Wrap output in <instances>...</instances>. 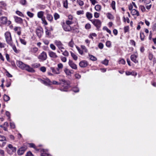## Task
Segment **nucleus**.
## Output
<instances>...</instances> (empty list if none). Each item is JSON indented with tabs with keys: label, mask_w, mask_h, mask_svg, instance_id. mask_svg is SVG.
<instances>
[{
	"label": "nucleus",
	"mask_w": 156,
	"mask_h": 156,
	"mask_svg": "<svg viewBox=\"0 0 156 156\" xmlns=\"http://www.w3.org/2000/svg\"><path fill=\"white\" fill-rule=\"evenodd\" d=\"M8 149H7V152L10 155L13 154L16 150V147H13L11 144H9L8 145Z\"/></svg>",
	"instance_id": "nucleus-4"
},
{
	"label": "nucleus",
	"mask_w": 156,
	"mask_h": 156,
	"mask_svg": "<svg viewBox=\"0 0 156 156\" xmlns=\"http://www.w3.org/2000/svg\"><path fill=\"white\" fill-rule=\"evenodd\" d=\"M20 40L22 44H23L24 45H26V44L27 42L24 39L20 38Z\"/></svg>",
	"instance_id": "nucleus-35"
},
{
	"label": "nucleus",
	"mask_w": 156,
	"mask_h": 156,
	"mask_svg": "<svg viewBox=\"0 0 156 156\" xmlns=\"http://www.w3.org/2000/svg\"><path fill=\"white\" fill-rule=\"evenodd\" d=\"M21 30V27H15L14 28V30L15 31L17 32Z\"/></svg>",
	"instance_id": "nucleus-57"
},
{
	"label": "nucleus",
	"mask_w": 156,
	"mask_h": 156,
	"mask_svg": "<svg viewBox=\"0 0 156 156\" xmlns=\"http://www.w3.org/2000/svg\"><path fill=\"white\" fill-rule=\"evenodd\" d=\"M73 23V22L71 20H67L66 21V24L69 25L72 24Z\"/></svg>",
	"instance_id": "nucleus-44"
},
{
	"label": "nucleus",
	"mask_w": 156,
	"mask_h": 156,
	"mask_svg": "<svg viewBox=\"0 0 156 156\" xmlns=\"http://www.w3.org/2000/svg\"><path fill=\"white\" fill-rule=\"evenodd\" d=\"M92 23L98 29H99L101 26V22L98 19H94L91 20Z\"/></svg>",
	"instance_id": "nucleus-6"
},
{
	"label": "nucleus",
	"mask_w": 156,
	"mask_h": 156,
	"mask_svg": "<svg viewBox=\"0 0 156 156\" xmlns=\"http://www.w3.org/2000/svg\"><path fill=\"white\" fill-rule=\"evenodd\" d=\"M26 156H33V155L31 152L29 151L27 153Z\"/></svg>",
	"instance_id": "nucleus-64"
},
{
	"label": "nucleus",
	"mask_w": 156,
	"mask_h": 156,
	"mask_svg": "<svg viewBox=\"0 0 156 156\" xmlns=\"http://www.w3.org/2000/svg\"><path fill=\"white\" fill-rule=\"evenodd\" d=\"M97 34L95 33H91L89 36V37L90 38L92 39H93V37H96L97 36Z\"/></svg>",
	"instance_id": "nucleus-34"
},
{
	"label": "nucleus",
	"mask_w": 156,
	"mask_h": 156,
	"mask_svg": "<svg viewBox=\"0 0 156 156\" xmlns=\"http://www.w3.org/2000/svg\"><path fill=\"white\" fill-rule=\"evenodd\" d=\"M94 17L96 18H98L99 16V14L97 12H95L94 13Z\"/></svg>",
	"instance_id": "nucleus-62"
},
{
	"label": "nucleus",
	"mask_w": 156,
	"mask_h": 156,
	"mask_svg": "<svg viewBox=\"0 0 156 156\" xmlns=\"http://www.w3.org/2000/svg\"><path fill=\"white\" fill-rule=\"evenodd\" d=\"M50 47L53 50H55L56 49L55 46L52 44H50Z\"/></svg>",
	"instance_id": "nucleus-49"
},
{
	"label": "nucleus",
	"mask_w": 156,
	"mask_h": 156,
	"mask_svg": "<svg viewBox=\"0 0 156 156\" xmlns=\"http://www.w3.org/2000/svg\"><path fill=\"white\" fill-rule=\"evenodd\" d=\"M27 14L29 17L31 18L33 17L34 16V14L33 13L29 11H28L27 12Z\"/></svg>",
	"instance_id": "nucleus-38"
},
{
	"label": "nucleus",
	"mask_w": 156,
	"mask_h": 156,
	"mask_svg": "<svg viewBox=\"0 0 156 156\" xmlns=\"http://www.w3.org/2000/svg\"><path fill=\"white\" fill-rule=\"evenodd\" d=\"M77 14L78 15L83 14L84 13L83 11V10L78 11L76 12Z\"/></svg>",
	"instance_id": "nucleus-58"
},
{
	"label": "nucleus",
	"mask_w": 156,
	"mask_h": 156,
	"mask_svg": "<svg viewBox=\"0 0 156 156\" xmlns=\"http://www.w3.org/2000/svg\"><path fill=\"white\" fill-rule=\"evenodd\" d=\"M62 52V54L65 56H67L69 55L68 52L66 50H65L64 51H63Z\"/></svg>",
	"instance_id": "nucleus-46"
},
{
	"label": "nucleus",
	"mask_w": 156,
	"mask_h": 156,
	"mask_svg": "<svg viewBox=\"0 0 156 156\" xmlns=\"http://www.w3.org/2000/svg\"><path fill=\"white\" fill-rule=\"evenodd\" d=\"M61 59L62 61L64 62H66L67 60L66 58L65 57L61 56Z\"/></svg>",
	"instance_id": "nucleus-47"
},
{
	"label": "nucleus",
	"mask_w": 156,
	"mask_h": 156,
	"mask_svg": "<svg viewBox=\"0 0 156 156\" xmlns=\"http://www.w3.org/2000/svg\"><path fill=\"white\" fill-rule=\"evenodd\" d=\"M74 43L73 41V39H72L71 41L69 43L68 45L71 47L73 48L74 45Z\"/></svg>",
	"instance_id": "nucleus-27"
},
{
	"label": "nucleus",
	"mask_w": 156,
	"mask_h": 156,
	"mask_svg": "<svg viewBox=\"0 0 156 156\" xmlns=\"http://www.w3.org/2000/svg\"><path fill=\"white\" fill-rule=\"evenodd\" d=\"M38 48L36 47L32 48L30 49V51L34 53H36L38 51Z\"/></svg>",
	"instance_id": "nucleus-25"
},
{
	"label": "nucleus",
	"mask_w": 156,
	"mask_h": 156,
	"mask_svg": "<svg viewBox=\"0 0 156 156\" xmlns=\"http://www.w3.org/2000/svg\"><path fill=\"white\" fill-rule=\"evenodd\" d=\"M61 24L64 30L66 31H70L73 30L70 26L66 24L64 22L61 23Z\"/></svg>",
	"instance_id": "nucleus-7"
},
{
	"label": "nucleus",
	"mask_w": 156,
	"mask_h": 156,
	"mask_svg": "<svg viewBox=\"0 0 156 156\" xmlns=\"http://www.w3.org/2000/svg\"><path fill=\"white\" fill-rule=\"evenodd\" d=\"M40 81L43 83L45 85H48L50 84L51 82L48 79H46L44 80H42L41 79H40Z\"/></svg>",
	"instance_id": "nucleus-12"
},
{
	"label": "nucleus",
	"mask_w": 156,
	"mask_h": 156,
	"mask_svg": "<svg viewBox=\"0 0 156 156\" xmlns=\"http://www.w3.org/2000/svg\"><path fill=\"white\" fill-rule=\"evenodd\" d=\"M93 5H94L95 4L97 3L98 2L95 0H90Z\"/></svg>",
	"instance_id": "nucleus-63"
},
{
	"label": "nucleus",
	"mask_w": 156,
	"mask_h": 156,
	"mask_svg": "<svg viewBox=\"0 0 156 156\" xmlns=\"http://www.w3.org/2000/svg\"><path fill=\"white\" fill-rule=\"evenodd\" d=\"M62 83H61V85L63 87V88H62L61 90L62 91H67V89L69 87V82L64 80H62Z\"/></svg>",
	"instance_id": "nucleus-3"
},
{
	"label": "nucleus",
	"mask_w": 156,
	"mask_h": 156,
	"mask_svg": "<svg viewBox=\"0 0 156 156\" xmlns=\"http://www.w3.org/2000/svg\"><path fill=\"white\" fill-rule=\"evenodd\" d=\"M88 65L87 62L86 61H83L79 63V66L81 67H85Z\"/></svg>",
	"instance_id": "nucleus-14"
},
{
	"label": "nucleus",
	"mask_w": 156,
	"mask_h": 156,
	"mask_svg": "<svg viewBox=\"0 0 156 156\" xmlns=\"http://www.w3.org/2000/svg\"><path fill=\"white\" fill-rule=\"evenodd\" d=\"M131 13L133 15H136L137 16H139V13L138 11L135 9H133L131 11Z\"/></svg>",
	"instance_id": "nucleus-18"
},
{
	"label": "nucleus",
	"mask_w": 156,
	"mask_h": 156,
	"mask_svg": "<svg viewBox=\"0 0 156 156\" xmlns=\"http://www.w3.org/2000/svg\"><path fill=\"white\" fill-rule=\"evenodd\" d=\"M49 55L51 57L54 58H56L58 57L56 54L52 51H49Z\"/></svg>",
	"instance_id": "nucleus-15"
},
{
	"label": "nucleus",
	"mask_w": 156,
	"mask_h": 156,
	"mask_svg": "<svg viewBox=\"0 0 156 156\" xmlns=\"http://www.w3.org/2000/svg\"><path fill=\"white\" fill-rule=\"evenodd\" d=\"M124 32L125 33L129 31V26H126L124 27Z\"/></svg>",
	"instance_id": "nucleus-56"
},
{
	"label": "nucleus",
	"mask_w": 156,
	"mask_h": 156,
	"mask_svg": "<svg viewBox=\"0 0 156 156\" xmlns=\"http://www.w3.org/2000/svg\"><path fill=\"white\" fill-rule=\"evenodd\" d=\"M16 13L19 16L23 17V13L17 11L16 12Z\"/></svg>",
	"instance_id": "nucleus-48"
},
{
	"label": "nucleus",
	"mask_w": 156,
	"mask_h": 156,
	"mask_svg": "<svg viewBox=\"0 0 156 156\" xmlns=\"http://www.w3.org/2000/svg\"><path fill=\"white\" fill-rule=\"evenodd\" d=\"M108 60H107L106 59H105L104 61H102L101 62V63L103 64H104L106 66L107 65H108Z\"/></svg>",
	"instance_id": "nucleus-40"
},
{
	"label": "nucleus",
	"mask_w": 156,
	"mask_h": 156,
	"mask_svg": "<svg viewBox=\"0 0 156 156\" xmlns=\"http://www.w3.org/2000/svg\"><path fill=\"white\" fill-rule=\"evenodd\" d=\"M4 100L5 101H8L10 99V97L6 94H4L3 96Z\"/></svg>",
	"instance_id": "nucleus-24"
},
{
	"label": "nucleus",
	"mask_w": 156,
	"mask_h": 156,
	"mask_svg": "<svg viewBox=\"0 0 156 156\" xmlns=\"http://www.w3.org/2000/svg\"><path fill=\"white\" fill-rule=\"evenodd\" d=\"M98 46L99 48L102 49L103 48L104 45L102 43H100L99 44Z\"/></svg>",
	"instance_id": "nucleus-60"
},
{
	"label": "nucleus",
	"mask_w": 156,
	"mask_h": 156,
	"mask_svg": "<svg viewBox=\"0 0 156 156\" xmlns=\"http://www.w3.org/2000/svg\"><path fill=\"white\" fill-rule=\"evenodd\" d=\"M86 15L87 18L89 20L91 19L92 18V14L90 12H87Z\"/></svg>",
	"instance_id": "nucleus-22"
},
{
	"label": "nucleus",
	"mask_w": 156,
	"mask_h": 156,
	"mask_svg": "<svg viewBox=\"0 0 156 156\" xmlns=\"http://www.w3.org/2000/svg\"><path fill=\"white\" fill-rule=\"evenodd\" d=\"M101 6L99 5H97L95 6V9L98 11H100L101 9Z\"/></svg>",
	"instance_id": "nucleus-29"
},
{
	"label": "nucleus",
	"mask_w": 156,
	"mask_h": 156,
	"mask_svg": "<svg viewBox=\"0 0 156 156\" xmlns=\"http://www.w3.org/2000/svg\"><path fill=\"white\" fill-rule=\"evenodd\" d=\"M50 69L52 70V72L55 74H58L60 73V72L58 71L57 69H55L54 68L51 67L50 68Z\"/></svg>",
	"instance_id": "nucleus-19"
},
{
	"label": "nucleus",
	"mask_w": 156,
	"mask_h": 156,
	"mask_svg": "<svg viewBox=\"0 0 156 156\" xmlns=\"http://www.w3.org/2000/svg\"><path fill=\"white\" fill-rule=\"evenodd\" d=\"M63 6L66 8H68V1L67 0H66L63 1Z\"/></svg>",
	"instance_id": "nucleus-33"
},
{
	"label": "nucleus",
	"mask_w": 156,
	"mask_h": 156,
	"mask_svg": "<svg viewBox=\"0 0 156 156\" xmlns=\"http://www.w3.org/2000/svg\"><path fill=\"white\" fill-rule=\"evenodd\" d=\"M85 27L87 30L90 29L91 28V25L90 24L87 23L85 25Z\"/></svg>",
	"instance_id": "nucleus-37"
},
{
	"label": "nucleus",
	"mask_w": 156,
	"mask_h": 156,
	"mask_svg": "<svg viewBox=\"0 0 156 156\" xmlns=\"http://www.w3.org/2000/svg\"><path fill=\"white\" fill-rule=\"evenodd\" d=\"M139 9L143 12H144L145 10V8L144 6L143 5H140L139 6Z\"/></svg>",
	"instance_id": "nucleus-42"
},
{
	"label": "nucleus",
	"mask_w": 156,
	"mask_h": 156,
	"mask_svg": "<svg viewBox=\"0 0 156 156\" xmlns=\"http://www.w3.org/2000/svg\"><path fill=\"white\" fill-rule=\"evenodd\" d=\"M26 0H20V3L23 5H25L26 3Z\"/></svg>",
	"instance_id": "nucleus-53"
},
{
	"label": "nucleus",
	"mask_w": 156,
	"mask_h": 156,
	"mask_svg": "<svg viewBox=\"0 0 156 156\" xmlns=\"http://www.w3.org/2000/svg\"><path fill=\"white\" fill-rule=\"evenodd\" d=\"M41 20L42 21V23L44 24V25H48V23L44 17L42 18Z\"/></svg>",
	"instance_id": "nucleus-39"
},
{
	"label": "nucleus",
	"mask_w": 156,
	"mask_h": 156,
	"mask_svg": "<svg viewBox=\"0 0 156 156\" xmlns=\"http://www.w3.org/2000/svg\"><path fill=\"white\" fill-rule=\"evenodd\" d=\"M44 12L43 11H40L37 13V17L40 18H43V16L44 15Z\"/></svg>",
	"instance_id": "nucleus-21"
},
{
	"label": "nucleus",
	"mask_w": 156,
	"mask_h": 156,
	"mask_svg": "<svg viewBox=\"0 0 156 156\" xmlns=\"http://www.w3.org/2000/svg\"><path fill=\"white\" fill-rule=\"evenodd\" d=\"M6 137L5 136L0 135V141H6Z\"/></svg>",
	"instance_id": "nucleus-28"
},
{
	"label": "nucleus",
	"mask_w": 156,
	"mask_h": 156,
	"mask_svg": "<svg viewBox=\"0 0 156 156\" xmlns=\"http://www.w3.org/2000/svg\"><path fill=\"white\" fill-rule=\"evenodd\" d=\"M47 58L46 52L43 51L38 56V58L42 61L45 60Z\"/></svg>",
	"instance_id": "nucleus-8"
},
{
	"label": "nucleus",
	"mask_w": 156,
	"mask_h": 156,
	"mask_svg": "<svg viewBox=\"0 0 156 156\" xmlns=\"http://www.w3.org/2000/svg\"><path fill=\"white\" fill-rule=\"evenodd\" d=\"M106 45L107 47H110L111 45V42L109 41H107L106 43Z\"/></svg>",
	"instance_id": "nucleus-50"
},
{
	"label": "nucleus",
	"mask_w": 156,
	"mask_h": 156,
	"mask_svg": "<svg viewBox=\"0 0 156 156\" xmlns=\"http://www.w3.org/2000/svg\"><path fill=\"white\" fill-rule=\"evenodd\" d=\"M54 18L55 20H56L60 17L59 15L57 13H55L54 15Z\"/></svg>",
	"instance_id": "nucleus-32"
},
{
	"label": "nucleus",
	"mask_w": 156,
	"mask_h": 156,
	"mask_svg": "<svg viewBox=\"0 0 156 156\" xmlns=\"http://www.w3.org/2000/svg\"><path fill=\"white\" fill-rule=\"evenodd\" d=\"M119 63L120 64H124L125 63V61L123 59H121L119 61Z\"/></svg>",
	"instance_id": "nucleus-59"
},
{
	"label": "nucleus",
	"mask_w": 156,
	"mask_h": 156,
	"mask_svg": "<svg viewBox=\"0 0 156 156\" xmlns=\"http://www.w3.org/2000/svg\"><path fill=\"white\" fill-rule=\"evenodd\" d=\"M54 43L55 45L58 47V48H59L61 46H63V44L60 41L55 40V41Z\"/></svg>",
	"instance_id": "nucleus-17"
},
{
	"label": "nucleus",
	"mask_w": 156,
	"mask_h": 156,
	"mask_svg": "<svg viewBox=\"0 0 156 156\" xmlns=\"http://www.w3.org/2000/svg\"><path fill=\"white\" fill-rule=\"evenodd\" d=\"M115 2L114 1H112L111 3V6L113 9H115Z\"/></svg>",
	"instance_id": "nucleus-41"
},
{
	"label": "nucleus",
	"mask_w": 156,
	"mask_h": 156,
	"mask_svg": "<svg viewBox=\"0 0 156 156\" xmlns=\"http://www.w3.org/2000/svg\"><path fill=\"white\" fill-rule=\"evenodd\" d=\"M76 48L77 50L79 52L80 54L81 55H82L83 53V51L82 50H81L78 47H77Z\"/></svg>",
	"instance_id": "nucleus-61"
},
{
	"label": "nucleus",
	"mask_w": 156,
	"mask_h": 156,
	"mask_svg": "<svg viewBox=\"0 0 156 156\" xmlns=\"http://www.w3.org/2000/svg\"><path fill=\"white\" fill-rule=\"evenodd\" d=\"M40 70L43 72H45L46 71V69L45 67H41L40 68Z\"/></svg>",
	"instance_id": "nucleus-51"
},
{
	"label": "nucleus",
	"mask_w": 156,
	"mask_h": 156,
	"mask_svg": "<svg viewBox=\"0 0 156 156\" xmlns=\"http://www.w3.org/2000/svg\"><path fill=\"white\" fill-rule=\"evenodd\" d=\"M46 18L50 22L52 21L53 20L52 16L50 14H47V15Z\"/></svg>",
	"instance_id": "nucleus-20"
},
{
	"label": "nucleus",
	"mask_w": 156,
	"mask_h": 156,
	"mask_svg": "<svg viewBox=\"0 0 156 156\" xmlns=\"http://www.w3.org/2000/svg\"><path fill=\"white\" fill-rule=\"evenodd\" d=\"M89 56L90 60L93 61H96L97 60V58L94 56L91 55H89Z\"/></svg>",
	"instance_id": "nucleus-36"
},
{
	"label": "nucleus",
	"mask_w": 156,
	"mask_h": 156,
	"mask_svg": "<svg viewBox=\"0 0 156 156\" xmlns=\"http://www.w3.org/2000/svg\"><path fill=\"white\" fill-rule=\"evenodd\" d=\"M4 36L6 43L9 45H12L13 41L11 33L7 31L5 33Z\"/></svg>",
	"instance_id": "nucleus-2"
},
{
	"label": "nucleus",
	"mask_w": 156,
	"mask_h": 156,
	"mask_svg": "<svg viewBox=\"0 0 156 156\" xmlns=\"http://www.w3.org/2000/svg\"><path fill=\"white\" fill-rule=\"evenodd\" d=\"M137 57V55H133L131 56V59L132 61L133 62L135 63H137L138 62V61L136 60Z\"/></svg>",
	"instance_id": "nucleus-16"
},
{
	"label": "nucleus",
	"mask_w": 156,
	"mask_h": 156,
	"mask_svg": "<svg viewBox=\"0 0 156 156\" xmlns=\"http://www.w3.org/2000/svg\"><path fill=\"white\" fill-rule=\"evenodd\" d=\"M36 34L39 38L41 37L43 32V29L41 27H39L36 30Z\"/></svg>",
	"instance_id": "nucleus-9"
},
{
	"label": "nucleus",
	"mask_w": 156,
	"mask_h": 156,
	"mask_svg": "<svg viewBox=\"0 0 156 156\" xmlns=\"http://www.w3.org/2000/svg\"><path fill=\"white\" fill-rule=\"evenodd\" d=\"M81 48L83 51L85 52H87V50L86 48V47L84 45H81Z\"/></svg>",
	"instance_id": "nucleus-54"
},
{
	"label": "nucleus",
	"mask_w": 156,
	"mask_h": 156,
	"mask_svg": "<svg viewBox=\"0 0 156 156\" xmlns=\"http://www.w3.org/2000/svg\"><path fill=\"white\" fill-rule=\"evenodd\" d=\"M7 18L5 16H2L0 17V25L6 24L7 22Z\"/></svg>",
	"instance_id": "nucleus-10"
},
{
	"label": "nucleus",
	"mask_w": 156,
	"mask_h": 156,
	"mask_svg": "<svg viewBox=\"0 0 156 156\" xmlns=\"http://www.w3.org/2000/svg\"><path fill=\"white\" fill-rule=\"evenodd\" d=\"M77 2L78 3L79 5L80 6H82L84 4L83 2V1L80 0L77 1Z\"/></svg>",
	"instance_id": "nucleus-52"
},
{
	"label": "nucleus",
	"mask_w": 156,
	"mask_h": 156,
	"mask_svg": "<svg viewBox=\"0 0 156 156\" xmlns=\"http://www.w3.org/2000/svg\"><path fill=\"white\" fill-rule=\"evenodd\" d=\"M58 67L57 69L60 72V70H62L63 67V64L62 63H60L58 64Z\"/></svg>",
	"instance_id": "nucleus-23"
},
{
	"label": "nucleus",
	"mask_w": 156,
	"mask_h": 156,
	"mask_svg": "<svg viewBox=\"0 0 156 156\" xmlns=\"http://www.w3.org/2000/svg\"><path fill=\"white\" fill-rule=\"evenodd\" d=\"M68 63L69 65L72 69H77V65L72 61L69 60Z\"/></svg>",
	"instance_id": "nucleus-11"
},
{
	"label": "nucleus",
	"mask_w": 156,
	"mask_h": 156,
	"mask_svg": "<svg viewBox=\"0 0 156 156\" xmlns=\"http://www.w3.org/2000/svg\"><path fill=\"white\" fill-rule=\"evenodd\" d=\"M10 125L12 128L14 129L15 127V125L14 123L13 122H11L10 124Z\"/></svg>",
	"instance_id": "nucleus-55"
},
{
	"label": "nucleus",
	"mask_w": 156,
	"mask_h": 156,
	"mask_svg": "<svg viewBox=\"0 0 156 156\" xmlns=\"http://www.w3.org/2000/svg\"><path fill=\"white\" fill-rule=\"evenodd\" d=\"M17 66L21 69L27 70L29 72L34 73L35 72L34 70L29 66L25 64L22 62L17 61L16 62Z\"/></svg>",
	"instance_id": "nucleus-1"
},
{
	"label": "nucleus",
	"mask_w": 156,
	"mask_h": 156,
	"mask_svg": "<svg viewBox=\"0 0 156 156\" xmlns=\"http://www.w3.org/2000/svg\"><path fill=\"white\" fill-rule=\"evenodd\" d=\"M140 38L141 41H143L144 40V35L143 33H140Z\"/></svg>",
	"instance_id": "nucleus-45"
},
{
	"label": "nucleus",
	"mask_w": 156,
	"mask_h": 156,
	"mask_svg": "<svg viewBox=\"0 0 156 156\" xmlns=\"http://www.w3.org/2000/svg\"><path fill=\"white\" fill-rule=\"evenodd\" d=\"M11 46L12 48V49L16 53H18L19 52L17 50L16 47L15 45L13 44V42H12V45H10Z\"/></svg>",
	"instance_id": "nucleus-26"
},
{
	"label": "nucleus",
	"mask_w": 156,
	"mask_h": 156,
	"mask_svg": "<svg viewBox=\"0 0 156 156\" xmlns=\"http://www.w3.org/2000/svg\"><path fill=\"white\" fill-rule=\"evenodd\" d=\"M103 29L104 30H106L107 32L109 33L110 34H111V31L109 30L107 27H104L103 28Z\"/></svg>",
	"instance_id": "nucleus-43"
},
{
	"label": "nucleus",
	"mask_w": 156,
	"mask_h": 156,
	"mask_svg": "<svg viewBox=\"0 0 156 156\" xmlns=\"http://www.w3.org/2000/svg\"><path fill=\"white\" fill-rule=\"evenodd\" d=\"M27 149V147L25 145H23L20 147L17 151V153L19 155L23 154Z\"/></svg>",
	"instance_id": "nucleus-5"
},
{
	"label": "nucleus",
	"mask_w": 156,
	"mask_h": 156,
	"mask_svg": "<svg viewBox=\"0 0 156 156\" xmlns=\"http://www.w3.org/2000/svg\"><path fill=\"white\" fill-rule=\"evenodd\" d=\"M64 71L65 73H66V74L67 75H70L71 74V72L68 69H66V68L65 69H64Z\"/></svg>",
	"instance_id": "nucleus-30"
},
{
	"label": "nucleus",
	"mask_w": 156,
	"mask_h": 156,
	"mask_svg": "<svg viewBox=\"0 0 156 156\" xmlns=\"http://www.w3.org/2000/svg\"><path fill=\"white\" fill-rule=\"evenodd\" d=\"M14 18L15 22L16 23H21L23 22V20L21 18L15 16H14Z\"/></svg>",
	"instance_id": "nucleus-13"
},
{
	"label": "nucleus",
	"mask_w": 156,
	"mask_h": 156,
	"mask_svg": "<svg viewBox=\"0 0 156 156\" xmlns=\"http://www.w3.org/2000/svg\"><path fill=\"white\" fill-rule=\"evenodd\" d=\"M71 55L75 60H77V56L75 55L74 53H73L72 52H71Z\"/></svg>",
	"instance_id": "nucleus-31"
}]
</instances>
